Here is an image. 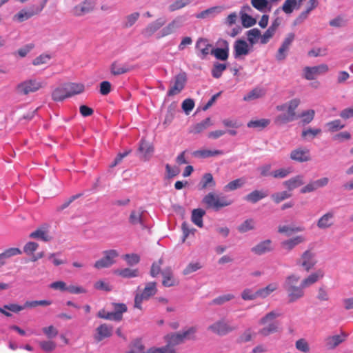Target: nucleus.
<instances>
[{
  "label": "nucleus",
  "mask_w": 353,
  "mask_h": 353,
  "mask_svg": "<svg viewBox=\"0 0 353 353\" xmlns=\"http://www.w3.org/2000/svg\"><path fill=\"white\" fill-rule=\"evenodd\" d=\"M187 81V75L184 72H180L174 77V84L168 91V96L172 97L180 93L184 88Z\"/></svg>",
  "instance_id": "f8f14e48"
},
{
  "label": "nucleus",
  "mask_w": 353,
  "mask_h": 353,
  "mask_svg": "<svg viewBox=\"0 0 353 353\" xmlns=\"http://www.w3.org/2000/svg\"><path fill=\"white\" fill-rule=\"evenodd\" d=\"M52 99L56 102L64 101L65 99L70 97L69 92L65 83H63L55 88L51 94Z\"/></svg>",
  "instance_id": "4be33fe9"
},
{
  "label": "nucleus",
  "mask_w": 353,
  "mask_h": 353,
  "mask_svg": "<svg viewBox=\"0 0 353 353\" xmlns=\"http://www.w3.org/2000/svg\"><path fill=\"white\" fill-rule=\"evenodd\" d=\"M113 312H110L112 321H121L123 319V313L126 312L128 307L124 303H113Z\"/></svg>",
  "instance_id": "bb28decb"
},
{
  "label": "nucleus",
  "mask_w": 353,
  "mask_h": 353,
  "mask_svg": "<svg viewBox=\"0 0 353 353\" xmlns=\"http://www.w3.org/2000/svg\"><path fill=\"white\" fill-rule=\"evenodd\" d=\"M208 330L216 335L225 336L236 330V327L232 325L225 319H221L210 325Z\"/></svg>",
  "instance_id": "1a4fd4ad"
},
{
  "label": "nucleus",
  "mask_w": 353,
  "mask_h": 353,
  "mask_svg": "<svg viewBox=\"0 0 353 353\" xmlns=\"http://www.w3.org/2000/svg\"><path fill=\"white\" fill-rule=\"evenodd\" d=\"M294 34L290 33L287 35L286 38L284 39L281 46L279 48L278 52L276 55V58L279 61H281L285 59L286 57L285 52H287L291 46L292 43L294 39Z\"/></svg>",
  "instance_id": "aec40b11"
},
{
  "label": "nucleus",
  "mask_w": 353,
  "mask_h": 353,
  "mask_svg": "<svg viewBox=\"0 0 353 353\" xmlns=\"http://www.w3.org/2000/svg\"><path fill=\"white\" fill-rule=\"evenodd\" d=\"M245 179L243 178L236 179L230 181L224 186L225 191H234L238 188H241L245 184Z\"/></svg>",
  "instance_id": "49530a36"
},
{
  "label": "nucleus",
  "mask_w": 353,
  "mask_h": 353,
  "mask_svg": "<svg viewBox=\"0 0 353 353\" xmlns=\"http://www.w3.org/2000/svg\"><path fill=\"white\" fill-rule=\"evenodd\" d=\"M223 154H224V152L223 150H208V149L196 150L192 153L194 157L202 158V159H206V158H209V157L222 155Z\"/></svg>",
  "instance_id": "c756f323"
},
{
  "label": "nucleus",
  "mask_w": 353,
  "mask_h": 353,
  "mask_svg": "<svg viewBox=\"0 0 353 353\" xmlns=\"http://www.w3.org/2000/svg\"><path fill=\"white\" fill-rule=\"evenodd\" d=\"M296 5V0H285L282 6L283 11L286 14H290Z\"/></svg>",
  "instance_id": "338daca9"
},
{
  "label": "nucleus",
  "mask_w": 353,
  "mask_h": 353,
  "mask_svg": "<svg viewBox=\"0 0 353 353\" xmlns=\"http://www.w3.org/2000/svg\"><path fill=\"white\" fill-rule=\"evenodd\" d=\"M139 150L143 154L144 160H148L154 152V148L150 143L141 140Z\"/></svg>",
  "instance_id": "e433bc0d"
},
{
  "label": "nucleus",
  "mask_w": 353,
  "mask_h": 353,
  "mask_svg": "<svg viewBox=\"0 0 353 353\" xmlns=\"http://www.w3.org/2000/svg\"><path fill=\"white\" fill-rule=\"evenodd\" d=\"M327 126L330 132H336L344 128V125L341 123L339 119L328 122Z\"/></svg>",
  "instance_id": "69168bd1"
},
{
  "label": "nucleus",
  "mask_w": 353,
  "mask_h": 353,
  "mask_svg": "<svg viewBox=\"0 0 353 353\" xmlns=\"http://www.w3.org/2000/svg\"><path fill=\"white\" fill-rule=\"evenodd\" d=\"M39 345L41 350L46 352H50L55 350L57 345L52 341H41L39 342Z\"/></svg>",
  "instance_id": "6e6d98bb"
},
{
  "label": "nucleus",
  "mask_w": 353,
  "mask_h": 353,
  "mask_svg": "<svg viewBox=\"0 0 353 353\" xmlns=\"http://www.w3.org/2000/svg\"><path fill=\"white\" fill-rule=\"evenodd\" d=\"M298 263L305 271L309 272L317 263L315 253L310 249L305 250Z\"/></svg>",
  "instance_id": "9b49d317"
},
{
  "label": "nucleus",
  "mask_w": 353,
  "mask_h": 353,
  "mask_svg": "<svg viewBox=\"0 0 353 353\" xmlns=\"http://www.w3.org/2000/svg\"><path fill=\"white\" fill-rule=\"evenodd\" d=\"M104 256L97 261L94 265L97 269L108 268L114 263V259L118 256V253L114 250H106L103 252Z\"/></svg>",
  "instance_id": "ddd939ff"
},
{
  "label": "nucleus",
  "mask_w": 353,
  "mask_h": 353,
  "mask_svg": "<svg viewBox=\"0 0 353 353\" xmlns=\"http://www.w3.org/2000/svg\"><path fill=\"white\" fill-rule=\"evenodd\" d=\"M252 6L260 12H265L268 5V0H251Z\"/></svg>",
  "instance_id": "052dcab7"
},
{
  "label": "nucleus",
  "mask_w": 353,
  "mask_h": 353,
  "mask_svg": "<svg viewBox=\"0 0 353 353\" xmlns=\"http://www.w3.org/2000/svg\"><path fill=\"white\" fill-rule=\"evenodd\" d=\"M270 244V240H265L260 242L259 244L252 248V252L258 255L263 254L271 250Z\"/></svg>",
  "instance_id": "4c0bfd02"
},
{
  "label": "nucleus",
  "mask_w": 353,
  "mask_h": 353,
  "mask_svg": "<svg viewBox=\"0 0 353 353\" xmlns=\"http://www.w3.org/2000/svg\"><path fill=\"white\" fill-rule=\"evenodd\" d=\"M163 276L162 285L165 287L170 288L176 286L179 284V281L177 279L172 272L170 267L165 268L162 272Z\"/></svg>",
  "instance_id": "dca6fc26"
},
{
  "label": "nucleus",
  "mask_w": 353,
  "mask_h": 353,
  "mask_svg": "<svg viewBox=\"0 0 353 353\" xmlns=\"http://www.w3.org/2000/svg\"><path fill=\"white\" fill-rule=\"evenodd\" d=\"M270 123V120L268 119H261L258 120H252L248 123V127L253 128L263 129Z\"/></svg>",
  "instance_id": "c03bdc74"
},
{
  "label": "nucleus",
  "mask_w": 353,
  "mask_h": 353,
  "mask_svg": "<svg viewBox=\"0 0 353 353\" xmlns=\"http://www.w3.org/2000/svg\"><path fill=\"white\" fill-rule=\"evenodd\" d=\"M145 211L142 208L134 210L130 212L129 216V222L132 225L139 224L142 226L144 225V216Z\"/></svg>",
  "instance_id": "c85d7f7f"
},
{
  "label": "nucleus",
  "mask_w": 353,
  "mask_h": 353,
  "mask_svg": "<svg viewBox=\"0 0 353 353\" xmlns=\"http://www.w3.org/2000/svg\"><path fill=\"white\" fill-rule=\"evenodd\" d=\"M265 95V92L260 88H254L243 97V100L248 101L261 98Z\"/></svg>",
  "instance_id": "37998d69"
},
{
  "label": "nucleus",
  "mask_w": 353,
  "mask_h": 353,
  "mask_svg": "<svg viewBox=\"0 0 353 353\" xmlns=\"http://www.w3.org/2000/svg\"><path fill=\"white\" fill-rule=\"evenodd\" d=\"M45 84L35 79H28L19 83L17 86L18 93L27 95L31 92H35L43 88Z\"/></svg>",
  "instance_id": "6e6552de"
},
{
  "label": "nucleus",
  "mask_w": 353,
  "mask_h": 353,
  "mask_svg": "<svg viewBox=\"0 0 353 353\" xmlns=\"http://www.w3.org/2000/svg\"><path fill=\"white\" fill-rule=\"evenodd\" d=\"M241 299L244 301H252L258 297L257 290L254 292L251 288L244 289L241 294Z\"/></svg>",
  "instance_id": "603ef678"
},
{
  "label": "nucleus",
  "mask_w": 353,
  "mask_h": 353,
  "mask_svg": "<svg viewBox=\"0 0 353 353\" xmlns=\"http://www.w3.org/2000/svg\"><path fill=\"white\" fill-rule=\"evenodd\" d=\"M113 327L106 323L101 324L96 328V333L94 339L97 342H100L105 338H109L112 335Z\"/></svg>",
  "instance_id": "2eb2a0df"
},
{
  "label": "nucleus",
  "mask_w": 353,
  "mask_h": 353,
  "mask_svg": "<svg viewBox=\"0 0 353 353\" xmlns=\"http://www.w3.org/2000/svg\"><path fill=\"white\" fill-rule=\"evenodd\" d=\"M52 302L48 300H40V301H27L23 305L26 308H34L37 306H48L51 305Z\"/></svg>",
  "instance_id": "09e8293b"
},
{
  "label": "nucleus",
  "mask_w": 353,
  "mask_h": 353,
  "mask_svg": "<svg viewBox=\"0 0 353 353\" xmlns=\"http://www.w3.org/2000/svg\"><path fill=\"white\" fill-rule=\"evenodd\" d=\"M118 275L123 277V278H132L136 277L139 274V271L137 269H130V268H125L122 270H118L115 272Z\"/></svg>",
  "instance_id": "de8ad7c7"
},
{
  "label": "nucleus",
  "mask_w": 353,
  "mask_h": 353,
  "mask_svg": "<svg viewBox=\"0 0 353 353\" xmlns=\"http://www.w3.org/2000/svg\"><path fill=\"white\" fill-rule=\"evenodd\" d=\"M241 17L242 25L245 28L251 27L256 23V20L251 16L248 15L247 13H242Z\"/></svg>",
  "instance_id": "0e129e2a"
},
{
  "label": "nucleus",
  "mask_w": 353,
  "mask_h": 353,
  "mask_svg": "<svg viewBox=\"0 0 353 353\" xmlns=\"http://www.w3.org/2000/svg\"><path fill=\"white\" fill-rule=\"evenodd\" d=\"M323 272L322 270H318L314 273L310 274L308 276L305 278L302 281V287L304 288H307L312 284L317 282L320 279L323 278Z\"/></svg>",
  "instance_id": "473e14b6"
},
{
  "label": "nucleus",
  "mask_w": 353,
  "mask_h": 353,
  "mask_svg": "<svg viewBox=\"0 0 353 353\" xmlns=\"http://www.w3.org/2000/svg\"><path fill=\"white\" fill-rule=\"evenodd\" d=\"M304 183L303 176L296 175L283 182L284 186L290 191L300 187Z\"/></svg>",
  "instance_id": "7c9ffc66"
},
{
  "label": "nucleus",
  "mask_w": 353,
  "mask_h": 353,
  "mask_svg": "<svg viewBox=\"0 0 353 353\" xmlns=\"http://www.w3.org/2000/svg\"><path fill=\"white\" fill-rule=\"evenodd\" d=\"M229 50L225 48H215L212 49L211 54H213L217 59L221 61H225L229 57Z\"/></svg>",
  "instance_id": "a18cd8bd"
},
{
  "label": "nucleus",
  "mask_w": 353,
  "mask_h": 353,
  "mask_svg": "<svg viewBox=\"0 0 353 353\" xmlns=\"http://www.w3.org/2000/svg\"><path fill=\"white\" fill-rule=\"evenodd\" d=\"M226 65L216 63L212 69V75L214 78L219 79L221 77L223 72L226 69Z\"/></svg>",
  "instance_id": "864d4df0"
},
{
  "label": "nucleus",
  "mask_w": 353,
  "mask_h": 353,
  "mask_svg": "<svg viewBox=\"0 0 353 353\" xmlns=\"http://www.w3.org/2000/svg\"><path fill=\"white\" fill-rule=\"evenodd\" d=\"M157 292V283H148L141 292L136 294L134 297V307L139 310H142L143 301L148 300L151 296L155 295Z\"/></svg>",
  "instance_id": "0eeeda50"
},
{
  "label": "nucleus",
  "mask_w": 353,
  "mask_h": 353,
  "mask_svg": "<svg viewBox=\"0 0 353 353\" xmlns=\"http://www.w3.org/2000/svg\"><path fill=\"white\" fill-rule=\"evenodd\" d=\"M292 194L288 192L287 191H283L272 194L271 195V199L275 203L278 204L281 201L290 198Z\"/></svg>",
  "instance_id": "3c124183"
},
{
  "label": "nucleus",
  "mask_w": 353,
  "mask_h": 353,
  "mask_svg": "<svg viewBox=\"0 0 353 353\" xmlns=\"http://www.w3.org/2000/svg\"><path fill=\"white\" fill-rule=\"evenodd\" d=\"M303 230V228L301 227H294L291 228L288 225H280L278 228V232L281 234H286L287 235H290L292 233L301 232Z\"/></svg>",
  "instance_id": "4d7b16f0"
},
{
  "label": "nucleus",
  "mask_w": 353,
  "mask_h": 353,
  "mask_svg": "<svg viewBox=\"0 0 353 353\" xmlns=\"http://www.w3.org/2000/svg\"><path fill=\"white\" fill-rule=\"evenodd\" d=\"M212 45L209 43L206 39L200 38L197 40L196 43V48L199 50L200 54L199 56L201 59H205L209 53H211Z\"/></svg>",
  "instance_id": "393cba45"
},
{
  "label": "nucleus",
  "mask_w": 353,
  "mask_h": 353,
  "mask_svg": "<svg viewBox=\"0 0 353 353\" xmlns=\"http://www.w3.org/2000/svg\"><path fill=\"white\" fill-rule=\"evenodd\" d=\"M200 190L207 188H214L216 186V182L211 173H205L203 175L201 180L199 184Z\"/></svg>",
  "instance_id": "2f4dec72"
},
{
  "label": "nucleus",
  "mask_w": 353,
  "mask_h": 353,
  "mask_svg": "<svg viewBox=\"0 0 353 353\" xmlns=\"http://www.w3.org/2000/svg\"><path fill=\"white\" fill-rule=\"evenodd\" d=\"M296 348L303 352H308L310 351V347L308 343L304 339H300L296 341L295 343Z\"/></svg>",
  "instance_id": "774afa93"
},
{
  "label": "nucleus",
  "mask_w": 353,
  "mask_h": 353,
  "mask_svg": "<svg viewBox=\"0 0 353 353\" xmlns=\"http://www.w3.org/2000/svg\"><path fill=\"white\" fill-rule=\"evenodd\" d=\"M300 99H293L288 101L286 103L277 105L276 110L279 111H285L286 110V113L279 114L274 119V123L276 125H281L285 124L287 123L293 121L296 119V109L300 104Z\"/></svg>",
  "instance_id": "f03ea898"
},
{
  "label": "nucleus",
  "mask_w": 353,
  "mask_h": 353,
  "mask_svg": "<svg viewBox=\"0 0 353 353\" xmlns=\"http://www.w3.org/2000/svg\"><path fill=\"white\" fill-rule=\"evenodd\" d=\"M183 19L181 17H178L169 23L160 32L159 38L165 37L173 34L176 29L182 26Z\"/></svg>",
  "instance_id": "f3484780"
},
{
  "label": "nucleus",
  "mask_w": 353,
  "mask_h": 353,
  "mask_svg": "<svg viewBox=\"0 0 353 353\" xmlns=\"http://www.w3.org/2000/svg\"><path fill=\"white\" fill-rule=\"evenodd\" d=\"M290 159L297 162H306L311 159L310 150L306 148H298L290 153Z\"/></svg>",
  "instance_id": "a211bd4d"
},
{
  "label": "nucleus",
  "mask_w": 353,
  "mask_h": 353,
  "mask_svg": "<svg viewBox=\"0 0 353 353\" xmlns=\"http://www.w3.org/2000/svg\"><path fill=\"white\" fill-rule=\"evenodd\" d=\"M268 194L263 190H255L245 196V200L252 203H256L260 200L265 198Z\"/></svg>",
  "instance_id": "72a5a7b5"
},
{
  "label": "nucleus",
  "mask_w": 353,
  "mask_h": 353,
  "mask_svg": "<svg viewBox=\"0 0 353 353\" xmlns=\"http://www.w3.org/2000/svg\"><path fill=\"white\" fill-rule=\"evenodd\" d=\"M254 224L255 222L252 219H247L239 226L238 230L241 233L246 232L253 230L254 228Z\"/></svg>",
  "instance_id": "5fc2aeb1"
},
{
  "label": "nucleus",
  "mask_w": 353,
  "mask_h": 353,
  "mask_svg": "<svg viewBox=\"0 0 353 353\" xmlns=\"http://www.w3.org/2000/svg\"><path fill=\"white\" fill-rule=\"evenodd\" d=\"M347 335L345 332H341V334L328 336L326 339V345L328 349H334L339 344L345 341Z\"/></svg>",
  "instance_id": "cd10ccee"
},
{
  "label": "nucleus",
  "mask_w": 353,
  "mask_h": 353,
  "mask_svg": "<svg viewBox=\"0 0 353 353\" xmlns=\"http://www.w3.org/2000/svg\"><path fill=\"white\" fill-rule=\"evenodd\" d=\"M250 52V48L248 43L242 39H238L234 44V57L238 59L241 56H246Z\"/></svg>",
  "instance_id": "412c9836"
},
{
  "label": "nucleus",
  "mask_w": 353,
  "mask_h": 353,
  "mask_svg": "<svg viewBox=\"0 0 353 353\" xmlns=\"http://www.w3.org/2000/svg\"><path fill=\"white\" fill-rule=\"evenodd\" d=\"M21 250L19 248H12L7 249L3 252L0 254V266L6 263V260L11 256L21 254Z\"/></svg>",
  "instance_id": "ea45409f"
},
{
  "label": "nucleus",
  "mask_w": 353,
  "mask_h": 353,
  "mask_svg": "<svg viewBox=\"0 0 353 353\" xmlns=\"http://www.w3.org/2000/svg\"><path fill=\"white\" fill-rule=\"evenodd\" d=\"M329 68L326 64H321L314 67H305L303 69L304 77L307 80H314L318 76L325 74Z\"/></svg>",
  "instance_id": "4468645a"
},
{
  "label": "nucleus",
  "mask_w": 353,
  "mask_h": 353,
  "mask_svg": "<svg viewBox=\"0 0 353 353\" xmlns=\"http://www.w3.org/2000/svg\"><path fill=\"white\" fill-rule=\"evenodd\" d=\"M211 125H212V123H211L210 118H209V117L206 118L203 121H202L200 123H198L197 124H196L194 126L193 130H192V132L193 133H195V134L200 133L201 132H202L203 130H205L206 128H208Z\"/></svg>",
  "instance_id": "8fccbe9b"
},
{
  "label": "nucleus",
  "mask_w": 353,
  "mask_h": 353,
  "mask_svg": "<svg viewBox=\"0 0 353 353\" xmlns=\"http://www.w3.org/2000/svg\"><path fill=\"white\" fill-rule=\"evenodd\" d=\"M42 332L48 339L56 337L59 333L58 330L54 325H49L42 328Z\"/></svg>",
  "instance_id": "680f3d73"
},
{
  "label": "nucleus",
  "mask_w": 353,
  "mask_h": 353,
  "mask_svg": "<svg viewBox=\"0 0 353 353\" xmlns=\"http://www.w3.org/2000/svg\"><path fill=\"white\" fill-rule=\"evenodd\" d=\"M133 69L126 63L120 62L119 61H114L110 65L111 74L114 76H118L125 74Z\"/></svg>",
  "instance_id": "5701e85b"
},
{
  "label": "nucleus",
  "mask_w": 353,
  "mask_h": 353,
  "mask_svg": "<svg viewBox=\"0 0 353 353\" xmlns=\"http://www.w3.org/2000/svg\"><path fill=\"white\" fill-rule=\"evenodd\" d=\"M164 339L166 345L154 350V353H177L174 347L184 342L180 332L166 334Z\"/></svg>",
  "instance_id": "423d86ee"
},
{
  "label": "nucleus",
  "mask_w": 353,
  "mask_h": 353,
  "mask_svg": "<svg viewBox=\"0 0 353 353\" xmlns=\"http://www.w3.org/2000/svg\"><path fill=\"white\" fill-rule=\"evenodd\" d=\"M140 14L135 12L127 15L122 23V26L124 28H131L139 19Z\"/></svg>",
  "instance_id": "a19ab883"
},
{
  "label": "nucleus",
  "mask_w": 353,
  "mask_h": 353,
  "mask_svg": "<svg viewBox=\"0 0 353 353\" xmlns=\"http://www.w3.org/2000/svg\"><path fill=\"white\" fill-rule=\"evenodd\" d=\"M48 0H41L38 5L32 4L29 7L21 9L13 16V20L23 22L31 17L39 14L47 4Z\"/></svg>",
  "instance_id": "20e7f679"
},
{
  "label": "nucleus",
  "mask_w": 353,
  "mask_h": 353,
  "mask_svg": "<svg viewBox=\"0 0 353 353\" xmlns=\"http://www.w3.org/2000/svg\"><path fill=\"white\" fill-rule=\"evenodd\" d=\"M334 212L329 211L319 218L317 221V226L320 229L330 228L334 224Z\"/></svg>",
  "instance_id": "a878e982"
},
{
  "label": "nucleus",
  "mask_w": 353,
  "mask_h": 353,
  "mask_svg": "<svg viewBox=\"0 0 353 353\" xmlns=\"http://www.w3.org/2000/svg\"><path fill=\"white\" fill-rule=\"evenodd\" d=\"M69 92L70 97L82 93L85 87L82 83H65Z\"/></svg>",
  "instance_id": "58836bf2"
},
{
  "label": "nucleus",
  "mask_w": 353,
  "mask_h": 353,
  "mask_svg": "<svg viewBox=\"0 0 353 353\" xmlns=\"http://www.w3.org/2000/svg\"><path fill=\"white\" fill-rule=\"evenodd\" d=\"M165 23V20L163 18H159L156 21L149 23L143 30L142 34L145 37H150L157 30L163 27Z\"/></svg>",
  "instance_id": "6ab92c4d"
},
{
  "label": "nucleus",
  "mask_w": 353,
  "mask_h": 353,
  "mask_svg": "<svg viewBox=\"0 0 353 353\" xmlns=\"http://www.w3.org/2000/svg\"><path fill=\"white\" fill-rule=\"evenodd\" d=\"M306 239L303 235H298L291 239L285 240L281 243L283 249L287 251H291L298 245L304 243Z\"/></svg>",
  "instance_id": "b1692460"
},
{
  "label": "nucleus",
  "mask_w": 353,
  "mask_h": 353,
  "mask_svg": "<svg viewBox=\"0 0 353 353\" xmlns=\"http://www.w3.org/2000/svg\"><path fill=\"white\" fill-rule=\"evenodd\" d=\"M281 316V313L279 310H273L266 314L259 321V324L265 325L267 326L259 330V334L263 336H268L272 334L279 331L278 323H272L273 320Z\"/></svg>",
  "instance_id": "7ed1b4c3"
},
{
  "label": "nucleus",
  "mask_w": 353,
  "mask_h": 353,
  "mask_svg": "<svg viewBox=\"0 0 353 353\" xmlns=\"http://www.w3.org/2000/svg\"><path fill=\"white\" fill-rule=\"evenodd\" d=\"M30 237L32 239H41L45 242L49 241L52 239V237L48 234V232L41 228L37 229V230L30 233Z\"/></svg>",
  "instance_id": "79ce46f5"
},
{
  "label": "nucleus",
  "mask_w": 353,
  "mask_h": 353,
  "mask_svg": "<svg viewBox=\"0 0 353 353\" xmlns=\"http://www.w3.org/2000/svg\"><path fill=\"white\" fill-rule=\"evenodd\" d=\"M96 6L97 0H83L72 8L71 14L75 17L84 16L92 12Z\"/></svg>",
  "instance_id": "9d476101"
},
{
  "label": "nucleus",
  "mask_w": 353,
  "mask_h": 353,
  "mask_svg": "<svg viewBox=\"0 0 353 353\" xmlns=\"http://www.w3.org/2000/svg\"><path fill=\"white\" fill-rule=\"evenodd\" d=\"M234 295L232 294H225L221 295L212 300V303L215 305H223L234 299Z\"/></svg>",
  "instance_id": "bf43d9fd"
},
{
  "label": "nucleus",
  "mask_w": 353,
  "mask_h": 353,
  "mask_svg": "<svg viewBox=\"0 0 353 353\" xmlns=\"http://www.w3.org/2000/svg\"><path fill=\"white\" fill-rule=\"evenodd\" d=\"M279 288V284L277 283H272L268 284L265 288H260L257 290V295L259 298L265 299L268 297L271 293L276 291Z\"/></svg>",
  "instance_id": "c9c22d12"
},
{
  "label": "nucleus",
  "mask_w": 353,
  "mask_h": 353,
  "mask_svg": "<svg viewBox=\"0 0 353 353\" xmlns=\"http://www.w3.org/2000/svg\"><path fill=\"white\" fill-rule=\"evenodd\" d=\"M248 39L251 44L256 42V39L261 37V32L257 28H253L248 32Z\"/></svg>",
  "instance_id": "e2e57ef3"
},
{
  "label": "nucleus",
  "mask_w": 353,
  "mask_h": 353,
  "mask_svg": "<svg viewBox=\"0 0 353 353\" xmlns=\"http://www.w3.org/2000/svg\"><path fill=\"white\" fill-rule=\"evenodd\" d=\"M197 331L196 327H190L187 330L180 332L183 341L188 340H194L196 339L195 334Z\"/></svg>",
  "instance_id": "13d9d810"
},
{
  "label": "nucleus",
  "mask_w": 353,
  "mask_h": 353,
  "mask_svg": "<svg viewBox=\"0 0 353 353\" xmlns=\"http://www.w3.org/2000/svg\"><path fill=\"white\" fill-rule=\"evenodd\" d=\"M205 214V211L201 208L194 209L192 211L191 221L199 228H203V217Z\"/></svg>",
  "instance_id": "f704fd0d"
},
{
  "label": "nucleus",
  "mask_w": 353,
  "mask_h": 353,
  "mask_svg": "<svg viewBox=\"0 0 353 353\" xmlns=\"http://www.w3.org/2000/svg\"><path fill=\"white\" fill-rule=\"evenodd\" d=\"M299 276L292 274L288 276L283 283V287L287 292L290 303H294L304 296V288L301 282L299 285Z\"/></svg>",
  "instance_id": "f257e3e1"
},
{
  "label": "nucleus",
  "mask_w": 353,
  "mask_h": 353,
  "mask_svg": "<svg viewBox=\"0 0 353 353\" xmlns=\"http://www.w3.org/2000/svg\"><path fill=\"white\" fill-rule=\"evenodd\" d=\"M202 202L208 208L216 211L232 203V201L227 199L225 196L220 197L213 192L207 194L203 198Z\"/></svg>",
  "instance_id": "39448f33"
}]
</instances>
